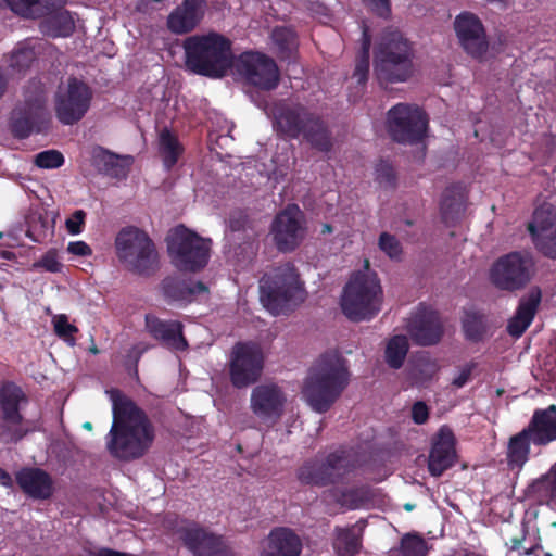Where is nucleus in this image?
<instances>
[{
	"mask_svg": "<svg viewBox=\"0 0 556 556\" xmlns=\"http://www.w3.org/2000/svg\"><path fill=\"white\" fill-rule=\"evenodd\" d=\"M426 129V115L417 105L399 103L388 112V130L397 142H418L424 138Z\"/></svg>",
	"mask_w": 556,
	"mask_h": 556,
	"instance_id": "12",
	"label": "nucleus"
},
{
	"mask_svg": "<svg viewBox=\"0 0 556 556\" xmlns=\"http://www.w3.org/2000/svg\"><path fill=\"white\" fill-rule=\"evenodd\" d=\"M159 153L167 169H170L184 153V147L177 136L167 128H163L159 134Z\"/></svg>",
	"mask_w": 556,
	"mask_h": 556,
	"instance_id": "38",
	"label": "nucleus"
},
{
	"mask_svg": "<svg viewBox=\"0 0 556 556\" xmlns=\"http://www.w3.org/2000/svg\"><path fill=\"white\" fill-rule=\"evenodd\" d=\"M86 213L83 210L75 211L70 218L66 219L65 226L71 235H79L83 231Z\"/></svg>",
	"mask_w": 556,
	"mask_h": 556,
	"instance_id": "53",
	"label": "nucleus"
},
{
	"mask_svg": "<svg viewBox=\"0 0 556 556\" xmlns=\"http://www.w3.org/2000/svg\"><path fill=\"white\" fill-rule=\"evenodd\" d=\"M163 0H134L136 11L150 14L162 9Z\"/></svg>",
	"mask_w": 556,
	"mask_h": 556,
	"instance_id": "57",
	"label": "nucleus"
},
{
	"mask_svg": "<svg viewBox=\"0 0 556 556\" xmlns=\"http://www.w3.org/2000/svg\"><path fill=\"white\" fill-rule=\"evenodd\" d=\"M83 427H84L85 429H87V430H91V429H92V425H91L89 421L85 422V424L83 425Z\"/></svg>",
	"mask_w": 556,
	"mask_h": 556,
	"instance_id": "64",
	"label": "nucleus"
},
{
	"mask_svg": "<svg viewBox=\"0 0 556 556\" xmlns=\"http://www.w3.org/2000/svg\"><path fill=\"white\" fill-rule=\"evenodd\" d=\"M542 293L539 288H531L519 301V305L514 316L508 320L507 332L519 338L531 325L539 305Z\"/></svg>",
	"mask_w": 556,
	"mask_h": 556,
	"instance_id": "27",
	"label": "nucleus"
},
{
	"mask_svg": "<svg viewBox=\"0 0 556 556\" xmlns=\"http://www.w3.org/2000/svg\"><path fill=\"white\" fill-rule=\"evenodd\" d=\"M64 7L60 5L42 16L39 29L43 35L52 38H65L75 31V15Z\"/></svg>",
	"mask_w": 556,
	"mask_h": 556,
	"instance_id": "31",
	"label": "nucleus"
},
{
	"mask_svg": "<svg viewBox=\"0 0 556 556\" xmlns=\"http://www.w3.org/2000/svg\"><path fill=\"white\" fill-rule=\"evenodd\" d=\"M346 359L338 352L323 354L309 368L302 387V395L309 407L326 413L338 401L350 383Z\"/></svg>",
	"mask_w": 556,
	"mask_h": 556,
	"instance_id": "2",
	"label": "nucleus"
},
{
	"mask_svg": "<svg viewBox=\"0 0 556 556\" xmlns=\"http://www.w3.org/2000/svg\"><path fill=\"white\" fill-rule=\"evenodd\" d=\"M532 434V443L546 445L556 440V405L534 412L527 427Z\"/></svg>",
	"mask_w": 556,
	"mask_h": 556,
	"instance_id": "30",
	"label": "nucleus"
},
{
	"mask_svg": "<svg viewBox=\"0 0 556 556\" xmlns=\"http://www.w3.org/2000/svg\"><path fill=\"white\" fill-rule=\"evenodd\" d=\"M287 396L275 383H262L253 388L250 409L267 427L276 425L285 413Z\"/></svg>",
	"mask_w": 556,
	"mask_h": 556,
	"instance_id": "18",
	"label": "nucleus"
},
{
	"mask_svg": "<svg viewBox=\"0 0 556 556\" xmlns=\"http://www.w3.org/2000/svg\"><path fill=\"white\" fill-rule=\"evenodd\" d=\"M30 428L23 417H14L0 413V441L3 443H15L22 440Z\"/></svg>",
	"mask_w": 556,
	"mask_h": 556,
	"instance_id": "40",
	"label": "nucleus"
},
{
	"mask_svg": "<svg viewBox=\"0 0 556 556\" xmlns=\"http://www.w3.org/2000/svg\"><path fill=\"white\" fill-rule=\"evenodd\" d=\"M237 71L244 80L262 90L278 86L279 71L270 58L257 52H245L237 61Z\"/></svg>",
	"mask_w": 556,
	"mask_h": 556,
	"instance_id": "16",
	"label": "nucleus"
},
{
	"mask_svg": "<svg viewBox=\"0 0 556 556\" xmlns=\"http://www.w3.org/2000/svg\"><path fill=\"white\" fill-rule=\"evenodd\" d=\"M43 92L37 89L27 94L25 101L18 104L12 112L11 127L15 137L26 138L33 131L43 130L49 122V113L46 110Z\"/></svg>",
	"mask_w": 556,
	"mask_h": 556,
	"instance_id": "14",
	"label": "nucleus"
},
{
	"mask_svg": "<svg viewBox=\"0 0 556 556\" xmlns=\"http://www.w3.org/2000/svg\"><path fill=\"white\" fill-rule=\"evenodd\" d=\"M455 438L452 430L441 427L433 438L432 447L429 454L428 469L434 477L441 476L455 463Z\"/></svg>",
	"mask_w": 556,
	"mask_h": 556,
	"instance_id": "23",
	"label": "nucleus"
},
{
	"mask_svg": "<svg viewBox=\"0 0 556 556\" xmlns=\"http://www.w3.org/2000/svg\"><path fill=\"white\" fill-rule=\"evenodd\" d=\"M528 229L535 248L545 256L556 258V207L545 203L536 208Z\"/></svg>",
	"mask_w": 556,
	"mask_h": 556,
	"instance_id": "21",
	"label": "nucleus"
},
{
	"mask_svg": "<svg viewBox=\"0 0 556 556\" xmlns=\"http://www.w3.org/2000/svg\"><path fill=\"white\" fill-rule=\"evenodd\" d=\"M532 442V434L525 428L519 433L509 439L507 447V460L510 467H522L530 453V443Z\"/></svg>",
	"mask_w": 556,
	"mask_h": 556,
	"instance_id": "36",
	"label": "nucleus"
},
{
	"mask_svg": "<svg viewBox=\"0 0 556 556\" xmlns=\"http://www.w3.org/2000/svg\"><path fill=\"white\" fill-rule=\"evenodd\" d=\"M166 241L168 254L178 269L197 271L207 264L211 240L180 225L169 231Z\"/></svg>",
	"mask_w": 556,
	"mask_h": 556,
	"instance_id": "9",
	"label": "nucleus"
},
{
	"mask_svg": "<svg viewBox=\"0 0 556 556\" xmlns=\"http://www.w3.org/2000/svg\"><path fill=\"white\" fill-rule=\"evenodd\" d=\"M379 249L391 260H400L402 245L395 236L382 232L378 240Z\"/></svg>",
	"mask_w": 556,
	"mask_h": 556,
	"instance_id": "48",
	"label": "nucleus"
},
{
	"mask_svg": "<svg viewBox=\"0 0 556 556\" xmlns=\"http://www.w3.org/2000/svg\"><path fill=\"white\" fill-rule=\"evenodd\" d=\"M112 401L113 422L106 435V448L118 459L144 455L154 440V429L146 414L117 390L108 392Z\"/></svg>",
	"mask_w": 556,
	"mask_h": 556,
	"instance_id": "1",
	"label": "nucleus"
},
{
	"mask_svg": "<svg viewBox=\"0 0 556 556\" xmlns=\"http://www.w3.org/2000/svg\"><path fill=\"white\" fill-rule=\"evenodd\" d=\"M92 91L90 87L75 77L62 83L54 96V109L58 119L64 125L80 121L90 108Z\"/></svg>",
	"mask_w": 556,
	"mask_h": 556,
	"instance_id": "10",
	"label": "nucleus"
},
{
	"mask_svg": "<svg viewBox=\"0 0 556 556\" xmlns=\"http://www.w3.org/2000/svg\"><path fill=\"white\" fill-rule=\"evenodd\" d=\"M175 534L195 556H229L230 551L222 536L195 525L182 522Z\"/></svg>",
	"mask_w": 556,
	"mask_h": 556,
	"instance_id": "20",
	"label": "nucleus"
},
{
	"mask_svg": "<svg viewBox=\"0 0 556 556\" xmlns=\"http://www.w3.org/2000/svg\"><path fill=\"white\" fill-rule=\"evenodd\" d=\"M303 543L301 538L290 528L273 529L262 542L260 556H300Z\"/></svg>",
	"mask_w": 556,
	"mask_h": 556,
	"instance_id": "24",
	"label": "nucleus"
},
{
	"mask_svg": "<svg viewBox=\"0 0 556 556\" xmlns=\"http://www.w3.org/2000/svg\"><path fill=\"white\" fill-rule=\"evenodd\" d=\"M15 14L26 18H41L60 5H66L67 0H3Z\"/></svg>",
	"mask_w": 556,
	"mask_h": 556,
	"instance_id": "34",
	"label": "nucleus"
},
{
	"mask_svg": "<svg viewBox=\"0 0 556 556\" xmlns=\"http://www.w3.org/2000/svg\"><path fill=\"white\" fill-rule=\"evenodd\" d=\"M55 333L66 341L70 345L75 344L73 334L77 332V328L70 324L65 315H58L53 319Z\"/></svg>",
	"mask_w": 556,
	"mask_h": 556,
	"instance_id": "50",
	"label": "nucleus"
},
{
	"mask_svg": "<svg viewBox=\"0 0 556 556\" xmlns=\"http://www.w3.org/2000/svg\"><path fill=\"white\" fill-rule=\"evenodd\" d=\"M463 327L468 339L479 340L485 331V318L477 312H466Z\"/></svg>",
	"mask_w": 556,
	"mask_h": 556,
	"instance_id": "45",
	"label": "nucleus"
},
{
	"mask_svg": "<svg viewBox=\"0 0 556 556\" xmlns=\"http://www.w3.org/2000/svg\"><path fill=\"white\" fill-rule=\"evenodd\" d=\"M35 164L40 168L52 169L64 164V156L56 150H47L35 156Z\"/></svg>",
	"mask_w": 556,
	"mask_h": 556,
	"instance_id": "49",
	"label": "nucleus"
},
{
	"mask_svg": "<svg viewBox=\"0 0 556 556\" xmlns=\"http://www.w3.org/2000/svg\"><path fill=\"white\" fill-rule=\"evenodd\" d=\"M405 330L413 342L419 346L435 345L444 334L439 313L424 304L417 306L407 317Z\"/></svg>",
	"mask_w": 556,
	"mask_h": 556,
	"instance_id": "17",
	"label": "nucleus"
},
{
	"mask_svg": "<svg viewBox=\"0 0 556 556\" xmlns=\"http://www.w3.org/2000/svg\"><path fill=\"white\" fill-rule=\"evenodd\" d=\"M36 59L34 48L28 42L18 45L10 56V67L17 72L28 68Z\"/></svg>",
	"mask_w": 556,
	"mask_h": 556,
	"instance_id": "44",
	"label": "nucleus"
},
{
	"mask_svg": "<svg viewBox=\"0 0 556 556\" xmlns=\"http://www.w3.org/2000/svg\"><path fill=\"white\" fill-rule=\"evenodd\" d=\"M274 240L280 251L294 250L305 236V218L298 205H288L273 222Z\"/></svg>",
	"mask_w": 556,
	"mask_h": 556,
	"instance_id": "19",
	"label": "nucleus"
},
{
	"mask_svg": "<svg viewBox=\"0 0 556 556\" xmlns=\"http://www.w3.org/2000/svg\"><path fill=\"white\" fill-rule=\"evenodd\" d=\"M409 350L406 336L395 334L386 344L384 358L389 367L399 369L403 366Z\"/></svg>",
	"mask_w": 556,
	"mask_h": 556,
	"instance_id": "41",
	"label": "nucleus"
},
{
	"mask_svg": "<svg viewBox=\"0 0 556 556\" xmlns=\"http://www.w3.org/2000/svg\"><path fill=\"white\" fill-rule=\"evenodd\" d=\"M28 404V397L21 387L5 382L0 389V413L23 417L22 410Z\"/></svg>",
	"mask_w": 556,
	"mask_h": 556,
	"instance_id": "35",
	"label": "nucleus"
},
{
	"mask_svg": "<svg viewBox=\"0 0 556 556\" xmlns=\"http://www.w3.org/2000/svg\"><path fill=\"white\" fill-rule=\"evenodd\" d=\"M184 47L186 66L192 73L220 78L231 64L230 41L219 34L189 37Z\"/></svg>",
	"mask_w": 556,
	"mask_h": 556,
	"instance_id": "5",
	"label": "nucleus"
},
{
	"mask_svg": "<svg viewBox=\"0 0 556 556\" xmlns=\"http://www.w3.org/2000/svg\"><path fill=\"white\" fill-rule=\"evenodd\" d=\"M382 289L377 275L366 270L355 274L344 288L341 307L353 321L368 320L381 309Z\"/></svg>",
	"mask_w": 556,
	"mask_h": 556,
	"instance_id": "7",
	"label": "nucleus"
},
{
	"mask_svg": "<svg viewBox=\"0 0 556 556\" xmlns=\"http://www.w3.org/2000/svg\"><path fill=\"white\" fill-rule=\"evenodd\" d=\"M204 1L184 0L182 4L169 14L167 18L168 28L175 34L191 31L202 18Z\"/></svg>",
	"mask_w": 556,
	"mask_h": 556,
	"instance_id": "28",
	"label": "nucleus"
},
{
	"mask_svg": "<svg viewBox=\"0 0 556 556\" xmlns=\"http://www.w3.org/2000/svg\"><path fill=\"white\" fill-rule=\"evenodd\" d=\"M186 293H187V301L191 300L192 295L205 293L207 291V288L204 283L198 281L191 285H186Z\"/></svg>",
	"mask_w": 556,
	"mask_h": 556,
	"instance_id": "61",
	"label": "nucleus"
},
{
	"mask_svg": "<svg viewBox=\"0 0 556 556\" xmlns=\"http://www.w3.org/2000/svg\"><path fill=\"white\" fill-rule=\"evenodd\" d=\"M428 416H429L428 407L426 406L425 403L417 402L414 404V406L412 408V417L416 424L421 425V424L426 422V420L428 419Z\"/></svg>",
	"mask_w": 556,
	"mask_h": 556,
	"instance_id": "59",
	"label": "nucleus"
},
{
	"mask_svg": "<svg viewBox=\"0 0 556 556\" xmlns=\"http://www.w3.org/2000/svg\"><path fill=\"white\" fill-rule=\"evenodd\" d=\"M454 29L459 45L473 58L483 56L488 49L485 29L480 18L471 12H462L454 20Z\"/></svg>",
	"mask_w": 556,
	"mask_h": 556,
	"instance_id": "22",
	"label": "nucleus"
},
{
	"mask_svg": "<svg viewBox=\"0 0 556 556\" xmlns=\"http://www.w3.org/2000/svg\"><path fill=\"white\" fill-rule=\"evenodd\" d=\"M350 467L351 462L345 451H336L325 460L305 463L298 471V479L304 484L323 486L336 482Z\"/></svg>",
	"mask_w": 556,
	"mask_h": 556,
	"instance_id": "15",
	"label": "nucleus"
},
{
	"mask_svg": "<svg viewBox=\"0 0 556 556\" xmlns=\"http://www.w3.org/2000/svg\"><path fill=\"white\" fill-rule=\"evenodd\" d=\"M271 39L281 58H290L296 49L295 34L289 27H276L271 33Z\"/></svg>",
	"mask_w": 556,
	"mask_h": 556,
	"instance_id": "43",
	"label": "nucleus"
},
{
	"mask_svg": "<svg viewBox=\"0 0 556 556\" xmlns=\"http://www.w3.org/2000/svg\"><path fill=\"white\" fill-rule=\"evenodd\" d=\"M542 293L539 288H531L519 301V305L514 316L508 320L507 332L519 338L531 325L539 305Z\"/></svg>",
	"mask_w": 556,
	"mask_h": 556,
	"instance_id": "26",
	"label": "nucleus"
},
{
	"mask_svg": "<svg viewBox=\"0 0 556 556\" xmlns=\"http://www.w3.org/2000/svg\"><path fill=\"white\" fill-rule=\"evenodd\" d=\"M465 189L453 185L445 189L441 200V213L445 222L455 220L464 211Z\"/></svg>",
	"mask_w": 556,
	"mask_h": 556,
	"instance_id": "39",
	"label": "nucleus"
},
{
	"mask_svg": "<svg viewBox=\"0 0 556 556\" xmlns=\"http://www.w3.org/2000/svg\"><path fill=\"white\" fill-rule=\"evenodd\" d=\"M67 251L77 256H90L92 254L91 248L84 241L70 242Z\"/></svg>",
	"mask_w": 556,
	"mask_h": 556,
	"instance_id": "58",
	"label": "nucleus"
},
{
	"mask_svg": "<svg viewBox=\"0 0 556 556\" xmlns=\"http://www.w3.org/2000/svg\"><path fill=\"white\" fill-rule=\"evenodd\" d=\"M146 329L150 336L160 340L168 349L181 351L187 348L179 321L162 320L152 314H147Z\"/></svg>",
	"mask_w": 556,
	"mask_h": 556,
	"instance_id": "25",
	"label": "nucleus"
},
{
	"mask_svg": "<svg viewBox=\"0 0 556 556\" xmlns=\"http://www.w3.org/2000/svg\"><path fill=\"white\" fill-rule=\"evenodd\" d=\"M370 45V36L368 35L367 28L364 27L362 33L361 54L356 61L354 72L351 77L361 86L365 85L368 78Z\"/></svg>",
	"mask_w": 556,
	"mask_h": 556,
	"instance_id": "42",
	"label": "nucleus"
},
{
	"mask_svg": "<svg viewBox=\"0 0 556 556\" xmlns=\"http://www.w3.org/2000/svg\"><path fill=\"white\" fill-rule=\"evenodd\" d=\"M366 492L363 490H348L342 494L341 504L350 508H356L364 500Z\"/></svg>",
	"mask_w": 556,
	"mask_h": 556,
	"instance_id": "54",
	"label": "nucleus"
},
{
	"mask_svg": "<svg viewBox=\"0 0 556 556\" xmlns=\"http://www.w3.org/2000/svg\"><path fill=\"white\" fill-rule=\"evenodd\" d=\"M402 556H426L428 553L427 542L418 534H406L401 541Z\"/></svg>",
	"mask_w": 556,
	"mask_h": 556,
	"instance_id": "46",
	"label": "nucleus"
},
{
	"mask_svg": "<svg viewBox=\"0 0 556 556\" xmlns=\"http://www.w3.org/2000/svg\"><path fill=\"white\" fill-rule=\"evenodd\" d=\"M532 258L520 252L500 257L490 268V281L497 289L515 291L523 288L531 279Z\"/></svg>",
	"mask_w": 556,
	"mask_h": 556,
	"instance_id": "11",
	"label": "nucleus"
},
{
	"mask_svg": "<svg viewBox=\"0 0 556 556\" xmlns=\"http://www.w3.org/2000/svg\"><path fill=\"white\" fill-rule=\"evenodd\" d=\"M472 371V365L464 366L453 379V386L456 388H463L470 379Z\"/></svg>",
	"mask_w": 556,
	"mask_h": 556,
	"instance_id": "60",
	"label": "nucleus"
},
{
	"mask_svg": "<svg viewBox=\"0 0 556 556\" xmlns=\"http://www.w3.org/2000/svg\"><path fill=\"white\" fill-rule=\"evenodd\" d=\"M36 268H43L50 273H58L62 268V263L55 251H48L37 263L34 264Z\"/></svg>",
	"mask_w": 556,
	"mask_h": 556,
	"instance_id": "52",
	"label": "nucleus"
},
{
	"mask_svg": "<svg viewBox=\"0 0 556 556\" xmlns=\"http://www.w3.org/2000/svg\"><path fill=\"white\" fill-rule=\"evenodd\" d=\"M165 298L170 301H187L186 283L176 278L168 277L162 283Z\"/></svg>",
	"mask_w": 556,
	"mask_h": 556,
	"instance_id": "47",
	"label": "nucleus"
},
{
	"mask_svg": "<svg viewBox=\"0 0 556 556\" xmlns=\"http://www.w3.org/2000/svg\"><path fill=\"white\" fill-rule=\"evenodd\" d=\"M412 42L395 28L382 31L375 49L374 72L380 84L403 83L414 72Z\"/></svg>",
	"mask_w": 556,
	"mask_h": 556,
	"instance_id": "4",
	"label": "nucleus"
},
{
	"mask_svg": "<svg viewBox=\"0 0 556 556\" xmlns=\"http://www.w3.org/2000/svg\"><path fill=\"white\" fill-rule=\"evenodd\" d=\"M542 370L545 372L546 379L556 384V350L545 357Z\"/></svg>",
	"mask_w": 556,
	"mask_h": 556,
	"instance_id": "56",
	"label": "nucleus"
},
{
	"mask_svg": "<svg viewBox=\"0 0 556 556\" xmlns=\"http://www.w3.org/2000/svg\"><path fill=\"white\" fill-rule=\"evenodd\" d=\"M130 157H123L97 147L92 150L91 163L99 173L113 178L122 179L128 174Z\"/></svg>",
	"mask_w": 556,
	"mask_h": 556,
	"instance_id": "32",
	"label": "nucleus"
},
{
	"mask_svg": "<svg viewBox=\"0 0 556 556\" xmlns=\"http://www.w3.org/2000/svg\"><path fill=\"white\" fill-rule=\"evenodd\" d=\"M306 298L303 283L293 265L287 263L274 268L260 280V300L273 315L285 313Z\"/></svg>",
	"mask_w": 556,
	"mask_h": 556,
	"instance_id": "6",
	"label": "nucleus"
},
{
	"mask_svg": "<svg viewBox=\"0 0 556 556\" xmlns=\"http://www.w3.org/2000/svg\"><path fill=\"white\" fill-rule=\"evenodd\" d=\"M264 355L255 343H237L229 359V377L233 387L241 389L256 382L263 371Z\"/></svg>",
	"mask_w": 556,
	"mask_h": 556,
	"instance_id": "13",
	"label": "nucleus"
},
{
	"mask_svg": "<svg viewBox=\"0 0 556 556\" xmlns=\"http://www.w3.org/2000/svg\"><path fill=\"white\" fill-rule=\"evenodd\" d=\"M274 128L282 137L302 138L313 148L329 151L331 136L325 121L301 103H280L274 112Z\"/></svg>",
	"mask_w": 556,
	"mask_h": 556,
	"instance_id": "3",
	"label": "nucleus"
},
{
	"mask_svg": "<svg viewBox=\"0 0 556 556\" xmlns=\"http://www.w3.org/2000/svg\"><path fill=\"white\" fill-rule=\"evenodd\" d=\"M376 180L381 187L392 188L395 186V173L391 164L381 161L376 166Z\"/></svg>",
	"mask_w": 556,
	"mask_h": 556,
	"instance_id": "51",
	"label": "nucleus"
},
{
	"mask_svg": "<svg viewBox=\"0 0 556 556\" xmlns=\"http://www.w3.org/2000/svg\"><path fill=\"white\" fill-rule=\"evenodd\" d=\"M363 2L379 16L388 17L391 13L390 0H363Z\"/></svg>",
	"mask_w": 556,
	"mask_h": 556,
	"instance_id": "55",
	"label": "nucleus"
},
{
	"mask_svg": "<svg viewBox=\"0 0 556 556\" xmlns=\"http://www.w3.org/2000/svg\"><path fill=\"white\" fill-rule=\"evenodd\" d=\"M527 495L539 504L556 509V463L546 473L528 485Z\"/></svg>",
	"mask_w": 556,
	"mask_h": 556,
	"instance_id": "33",
	"label": "nucleus"
},
{
	"mask_svg": "<svg viewBox=\"0 0 556 556\" xmlns=\"http://www.w3.org/2000/svg\"><path fill=\"white\" fill-rule=\"evenodd\" d=\"M363 526L356 523L350 528H337L334 547L340 556H353L361 548Z\"/></svg>",
	"mask_w": 556,
	"mask_h": 556,
	"instance_id": "37",
	"label": "nucleus"
},
{
	"mask_svg": "<svg viewBox=\"0 0 556 556\" xmlns=\"http://www.w3.org/2000/svg\"><path fill=\"white\" fill-rule=\"evenodd\" d=\"M116 255L128 269L148 275L157 265V253L149 236L137 227H125L115 239Z\"/></svg>",
	"mask_w": 556,
	"mask_h": 556,
	"instance_id": "8",
	"label": "nucleus"
},
{
	"mask_svg": "<svg viewBox=\"0 0 556 556\" xmlns=\"http://www.w3.org/2000/svg\"><path fill=\"white\" fill-rule=\"evenodd\" d=\"M16 481L20 488L30 497L47 500L53 493V481L43 470L25 468L17 472Z\"/></svg>",
	"mask_w": 556,
	"mask_h": 556,
	"instance_id": "29",
	"label": "nucleus"
},
{
	"mask_svg": "<svg viewBox=\"0 0 556 556\" xmlns=\"http://www.w3.org/2000/svg\"><path fill=\"white\" fill-rule=\"evenodd\" d=\"M0 483L4 486H11L13 483L11 476L2 468H0Z\"/></svg>",
	"mask_w": 556,
	"mask_h": 556,
	"instance_id": "62",
	"label": "nucleus"
},
{
	"mask_svg": "<svg viewBox=\"0 0 556 556\" xmlns=\"http://www.w3.org/2000/svg\"><path fill=\"white\" fill-rule=\"evenodd\" d=\"M321 231H323V233H330V232H332V227L330 225H328V224H325L323 226V230Z\"/></svg>",
	"mask_w": 556,
	"mask_h": 556,
	"instance_id": "63",
	"label": "nucleus"
}]
</instances>
